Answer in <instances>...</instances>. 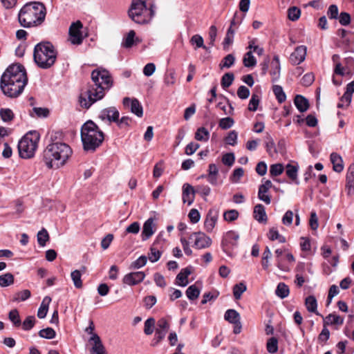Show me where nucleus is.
Returning a JSON list of instances; mask_svg holds the SVG:
<instances>
[{"mask_svg":"<svg viewBox=\"0 0 354 354\" xmlns=\"http://www.w3.org/2000/svg\"><path fill=\"white\" fill-rule=\"evenodd\" d=\"M91 80L93 84H88L86 91L80 96V105L85 109H88L93 103L102 99L105 91L109 90L113 84L109 71L102 68L93 71Z\"/></svg>","mask_w":354,"mask_h":354,"instance_id":"1","label":"nucleus"},{"mask_svg":"<svg viewBox=\"0 0 354 354\" xmlns=\"http://www.w3.org/2000/svg\"><path fill=\"white\" fill-rule=\"evenodd\" d=\"M28 77L24 66L19 64L9 66L1 77L0 88L10 98H17L24 90Z\"/></svg>","mask_w":354,"mask_h":354,"instance_id":"2","label":"nucleus"},{"mask_svg":"<svg viewBox=\"0 0 354 354\" xmlns=\"http://www.w3.org/2000/svg\"><path fill=\"white\" fill-rule=\"evenodd\" d=\"M51 140L43 151V161L48 169H58L66 163L73 151L68 145L55 142L53 136Z\"/></svg>","mask_w":354,"mask_h":354,"instance_id":"3","label":"nucleus"},{"mask_svg":"<svg viewBox=\"0 0 354 354\" xmlns=\"http://www.w3.org/2000/svg\"><path fill=\"white\" fill-rule=\"evenodd\" d=\"M46 15V9L42 3L29 2L21 8L18 15L19 22L24 28L37 26L43 23Z\"/></svg>","mask_w":354,"mask_h":354,"instance_id":"4","label":"nucleus"},{"mask_svg":"<svg viewBox=\"0 0 354 354\" xmlns=\"http://www.w3.org/2000/svg\"><path fill=\"white\" fill-rule=\"evenodd\" d=\"M104 139V133L92 120L86 121L81 128V140L83 148L86 151H94Z\"/></svg>","mask_w":354,"mask_h":354,"instance_id":"5","label":"nucleus"},{"mask_svg":"<svg viewBox=\"0 0 354 354\" xmlns=\"http://www.w3.org/2000/svg\"><path fill=\"white\" fill-rule=\"evenodd\" d=\"M57 53L55 46L49 41L37 44L34 48L33 57L37 65L47 69L54 65Z\"/></svg>","mask_w":354,"mask_h":354,"instance_id":"6","label":"nucleus"},{"mask_svg":"<svg viewBox=\"0 0 354 354\" xmlns=\"http://www.w3.org/2000/svg\"><path fill=\"white\" fill-rule=\"evenodd\" d=\"M39 140V134L36 131L27 133L19 142L18 150L20 157L30 158L35 155Z\"/></svg>","mask_w":354,"mask_h":354,"instance_id":"7","label":"nucleus"},{"mask_svg":"<svg viewBox=\"0 0 354 354\" xmlns=\"http://www.w3.org/2000/svg\"><path fill=\"white\" fill-rule=\"evenodd\" d=\"M128 13L134 22L142 24L148 21L149 16L151 17L153 15V10H148L143 0H132Z\"/></svg>","mask_w":354,"mask_h":354,"instance_id":"8","label":"nucleus"},{"mask_svg":"<svg viewBox=\"0 0 354 354\" xmlns=\"http://www.w3.org/2000/svg\"><path fill=\"white\" fill-rule=\"evenodd\" d=\"M189 239L194 240V246L199 250L209 248L212 242L210 237L201 232L192 233L189 236Z\"/></svg>","mask_w":354,"mask_h":354,"instance_id":"9","label":"nucleus"},{"mask_svg":"<svg viewBox=\"0 0 354 354\" xmlns=\"http://www.w3.org/2000/svg\"><path fill=\"white\" fill-rule=\"evenodd\" d=\"M82 24L80 21L72 23L69 28V36L71 44L80 45L83 41V36L81 32Z\"/></svg>","mask_w":354,"mask_h":354,"instance_id":"10","label":"nucleus"},{"mask_svg":"<svg viewBox=\"0 0 354 354\" xmlns=\"http://www.w3.org/2000/svg\"><path fill=\"white\" fill-rule=\"evenodd\" d=\"M120 116L119 111L115 106H110L102 109L98 115L102 121H108L111 122H116Z\"/></svg>","mask_w":354,"mask_h":354,"instance_id":"11","label":"nucleus"},{"mask_svg":"<svg viewBox=\"0 0 354 354\" xmlns=\"http://www.w3.org/2000/svg\"><path fill=\"white\" fill-rule=\"evenodd\" d=\"M218 216L219 211L217 209L212 208L208 211L204 222V227L207 232H212L218 221Z\"/></svg>","mask_w":354,"mask_h":354,"instance_id":"12","label":"nucleus"},{"mask_svg":"<svg viewBox=\"0 0 354 354\" xmlns=\"http://www.w3.org/2000/svg\"><path fill=\"white\" fill-rule=\"evenodd\" d=\"M307 48L305 46H297L290 55V62L292 65H299L303 62L306 56Z\"/></svg>","mask_w":354,"mask_h":354,"instance_id":"13","label":"nucleus"},{"mask_svg":"<svg viewBox=\"0 0 354 354\" xmlns=\"http://www.w3.org/2000/svg\"><path fill=\"white\" fill-rule=\"evenodd\" d=\"M145 277L143 272H132L125 274L122 279V282L129 286H135L142 282Z\"/></svg>","mask_w":354,"mask_h":354,"instance_id":"14","label":"nucleus"},{"mask_svg":"<svg viewBox=\"0 0 354 354\" xmlns=\"http://www.w3.org/2000/svg\"><path fill=\"white\" fill-rule=\"evenodd\" d=\"M124 106H131L130 109L131 113H134L138 117L140 118L143 115V109L140 102L136 99H130L129 97H124L123 99Z\"/></svg>","mask_w":354,"mask_h":354,"instance_id":"15","label":"nucleus"},{"mask_svg":"<svg viewBox=\"0 0 354 354\" xmlns=\"http://www.w3.org/2000/svg\"><path fill=\"white\" fill-rule=\"evenodd\" d=\"M89 341L93 342V345L90 350L91 354H106L105 347L102 344L98 335L93 334Z\"/></svg>","mask_w":354,"mask_h":354,"instance_id":"16","label":"nucleus"},{"mask_svg":"<svg viewBox=\"0 0 354 354\" xmlns=\"http://www.w3.org/2000/svg\"><path fill=\"white\" fill-rule=\"evenodd\" d=\"M196 189L189 184L185 183L183 186V201L189 205L192 204L194 200Z\"/></svg>","mask_w":354,"mask_h":354,"instance_id":"17","label":"nucleus"},{"mask_svg":"<svg viewBox=\"0 0 354 354\" xmlns=\"http://www.w3.org/2000/svg\"><path fill=\"white\" fill-rule=\"evenodd\" d=\"M281 66L279 57L278 55H274L271 62V70L270 74L272 77V82H277L280 77Z\"/></svg>","mask_w":354,"mask_h":354,"instance_id":"18","label":"nucleus"},{"mask_svg":"<svg viewBox=\"0 0 354 354\" xmlns=\"http://www.w3.org/2000/svg\"><path fill=\"white\" fill-rule=\"evenodd\" d=\"M154 222L152 218H148L143 225L142 239L143 241L148 239L154 234Z\"/></svg>","mask_w":354,"mask_h":354,"instance_id":"19","label":"nucleus"},{"mask_svg":"<svg viewBox=\"0 0 354 354\" xmlns=\"http://www.w3.org/2000/svg\"><path fill=\"white\" fill-rule=\"evenodd\" d=\"M344 317L334 313H330L326 317H324V325L326 326L328 325H336L339 326L344 324Z\"/></svg>","mask_w":354,"mask_h":354,"instance_id":"20","label":"nucleus"},{"mask_svg":"<svg viewBox=\"0 0 354 354\" xmlns=\"http://www.w3.org/2000/svg\"><path fill=\"white\" fill-rule=\"evenodd\" d=\"M192 273L191 269L189 268H185L180 270V272L176 276V283L178 286L185 287L186 286L188 281V276Z\"/></svg>","mask_w":354,"mask_h":354,"instance_id":"21","label":"nucleus"},{"mask_svg":"<svg viewBox=\"0 0 354 354\" xmlns=\"http://www.w3.org/2000/svg\"><path fill=\"white\" fill-rule=\"evenodd\" d=\"M330 160L333 167V169L336 172H341L344 169L343 160L342 157L337 153H332L330 156Z\"/></svg>","mask_w":354,"mask_h":354,"instance_id":"22","label":"nucleus"},{"mask_svg":"<svg viewBox=\"0 0 354 354\" xmlns=\"http://www.w3.org/2000/svg\"><path fill=\"white\" fill-rule=\"evenodd\" d=\"M294 103L297 109L301 113L306 111L309 107L308 100L301 95L295 96Z\"/></svg>","mask_w":354,"mask_h":354,"instance_id":"23","label":"nucleus"},{"mask_svg":"<svg viewBox=\"0 0 354 354\" xmlns=\"http://www.w3.org/2000/svg\"><path fill=\"white\" fill-rule=\"evenodd\" d=\"M299 167L297 165H293L288 164L286 167V174L287 176L296 185L299 184V181L297 178Z\"/></svg>","mask_w":354,"mask_h":354,"instance_id":"24","label":"nucleus"},{"mask_svg":"<svg viewBox=\"0 0 354 354\" xmlns=\"http://www.w3.org/2000/svg\"><path fill=\"white\" fill-rule=\"evenodd\" d=\"M286 249H282V248H279V249H277L275 251H274V254H275V256H276V266L277 267L282 270V271H284V272H288L290 270V268L288 266H286V264H284L283 263V260H282V258L281 257L282 254H283L285 252H286Z\"/></svg>","mask_w":354,"mask_h":354,"instance_id":"25","label":"nucleus"},{"mask_svg":"<svg viewBox=\"0 0 354 354\" xmlns=\"http://www.w3.org/2000/svg\"><path fill=\"white\" fill-rule=\"evenodd\" d=\"M218 174V169L217 166L214 163L209 164L207 179L210 184L213 185H216Z\"/></svg>","mask_w":354,"mask_h":354,"instance_id":"26","label":"nucleus"},{"mask_svg":"<svg viewBox=\"0 0 354 354\" xmlns=\"http://www.w3.org/2000/svg\"><path fill=\"white\" fill-rule=\"evenodd\" d=\"M305 306L308 311L315 313L317 315H321L317 311V301L313 295H310L306 298Z\"/></svg>","mask_w":354,"mask_h":354,"instance_id":"27","label":"nucleus"},{"mask_svg":"<svg viewBox=\"0 0 354 354\" xmlns=\"http://www.w3.org/2000/svg\"><path fill=\"white\" fill-rule=\"evenodd\" d=\"M254 217L257 221L261 223L267 221V215L263 205L258 204L254 207Z\"/></svg>","mask_w":354,"mask_h":354,"instance_id":"28","label":"nucleus"},{"mask_svg":"<svg viewBox=\"0 0 354 354\" xmlns=\"http://www.w3.org/2000/svg\"><path fill=\"white\" fill-rule=\"evenodd\" d=\"M50 301L51 298L50 297L46 296L44 298L37 311V317L39 318L43 319L46 316L48 310V306Z\"/></svg>","mask_w":354,"mask_h":354,"instance_id":"29","label":"nucleus"},{"mask_svg":"<svg viewBox=\"0 0 354 354\" xmlns=\"http://www.w3.org/2000/svg\"><path fill=\"white\" fill-rule=\"evenodd\" d=\"M224 318L231 324H236L241 319L239 313L234 309L227 310L225 313Z\"/></svg>","mask_w":354,"mask_h":354,"instance_id":"30","label":"nucleus"},{"mask_svg":"<svg viewBox=\"0 0 354 354\" xmlns=\"http://www.w3.org/2000/svg\"><path fill=\"white\" fill-rule=\"evenodd\" d=\"M234 30L230 27L223 41V50L227 51L234 41Z\"/></svg>","mask_w":354,"mask_h":354,"instance_id":"31","label":"nucleus"},{"mask_svg":"<svg viewBox=\"0 0 354 354\" xmlns=\"http://www.w3.org/2000/svg\"><path fill=\"white\" fill-rule=\"evenodd\" d=\"M272 258V253L269 247L266 246L263 254L261 259V266L263 270H268L270 267V260Z\"/></svg>","mask_w":354,"mask_h":354,"instance_id":"32","label":"nucleus"},{"mask_svg":"<svg viewBox=\"0 0 354 354\" xmlns=\"http://www.w3.org/2000/svg\"><path fill=\"white\" fill-rule=\"evenodd\" d=\"M136 32L134 30H130L129 33L127 34V37H125L122 46L124 48H129L133 46L134 43L140 42V40L138 38H136L135 39Z\"/></svg>","mask_w":354,"mask_h":354,"instance_id":"33","label":"nucleus"},{"mask_svg":"<svg viewBox=\"0 0 354 354\" xmlns=\"http://www.w3.org/2000/svg\"><path fill=\"white\" fill-rule=\"evenodd\" d=\"M243 63L248 68H252L257 65V59L253 55L252 51L250 50L244 55Z\"/></svg>","mask_w":354,"mask_h":354,"instance_id":"34","label":"nucleus"},{"mask_svg":"<svg viewBox=\"0 0 354 354\" xmlns=\"http://www.w3.org/2000/svg\"><path fill=\"white\" fill-rule=\"evenodd\" d=\"M194 138L198 141L207 142L209 138V132L206 128L200 127L196 131Z\"/></svg>","mask_w":354,"mask_h":354,"instance_id":"35","label":"nucleus"},{"mask_svg":"<svg viewBox=\"0 0 354 354\" xmlns=\"http://www.w3.org/2000/svg\"><path fill=\"white\" fill-rule=\"evenodd\" d=\"M290 290L288 286L284 283H279L275 290V294L281 299L287 297L289 295Z\"/></svg>","mask_w":354,"mask_h":354,"instance_id":"36","label":"nucleus"},{"mask_svg":"<svg viewBox=\"0 0 354 354\" xmlns=\"http://www.w3.org/2000/svg\"><path fill=\"white\" fill-rule=\"evenodd\" d=\"M272 91L279 103H283L286 100V95L284 93L283 88L279 85H274Z\"/></svg>","mask_w":354,"mask_h":354,"instance_id":"37","label":"nucleus"},{"mask_svg":"<svg viewBox=\"0 0 354 354\" xmlns=\"http://www.w3.org/2000/svg\"><path fill=\"white\" fill-rule=\"evenodd\" d=\"M14 276L12 274L8 272L4 274L0 275V286L7 287L14 283Z\"/></svg>","mask_w":354,"mask_h":354,"instance_id":"38","label":"nucleus"},{"mask_svg":"<svg viewBox=\"0 0 354 354\" xmlns=\"http://www.w3.org/2000/svg\"><path fill=\"white\" fill-rule=\"evenodd\" d=\"M234 62L235 57L232 54H228L222 59L221 64H219L220 68H229L234 65Z\"/></svg>","mask_w":354,"mask_h":354,"instance_id":"39","label":"nucleus"},{"mask_svg":"<svg viewBox=\"0 0 354 354\" xmlns=\"http://www.w3.org/2000/svg\"><path fill=\"white\" fill-rule=\"evenodd\" d=\"M247 287L246 285L241 282L234 286L233 287V295L236 299H239L241 297V295L246 291Z\"/></svg>","mask_w":354,"mask_h":354,"instance_id":"40","label":"nucleus"},{"mask_svg":"<svg viewBox=\"0 0 354 354\" xmlns=\"http://www.w3.org/2000/svg\"><path fill=\"white\" fill-rule=\"evenodd\" d=\"M49 240V234L44 228L37 233V242L41 247H44L46 242Z\"/></svg>","mask_w":354,"mask_h":354,"instance_id":"41","label":"nucleus"},{"mask_svg":"<svg viewBox=\"0 0 354 354\" xmlns=\"http://www.w3.org/2000/svg\"><path fill=\"white\" fill-rule=\"evenodd\" d=\"M155 319L153 317L148 318L145 322L144 333L147 335H150L153 333L155 327Z\"/></svg>","mask_w":354,"mask_h":354,"instance_id":"42","label":"nucleus"},{"mask_svg":"<svg viewBox=\"0 0 354 354\" xmlns=\"http://www.w3.org/2000/svg\"><path fill=\"white\" fill-rule=\"evenodd\" d=\"M200 295V290L196 286V285L190 286L186 290V295L190 300L196 299Z\"/></svg>","mask_w":354,"mask_h":354,"instance_id":"43","label":"nucleus"},{"mask_svg":"<svg viewBox=\"0 0 354 354\" xmlns=\"http://www.w3.org/2000/svg\"><path fill=\"white\" fill-rule=\"evenodd\" d=\"M71 277L73 281L75 287L77 288H81L82 287V281L81 279V271L78 270L73 271L71 274Z\"/></svg>","mask_w":354,"mask_h":354,"instance_id":"44","label":"nucleus"},{"mask_svg":"<svg viewBox=\"0 0 354 354\" xmlns=\"http://www.w3.org/2000/svg\"><path fill=\"white\" fill-rule=\"evenodd\" d=\"M234 75L232 73H227L221 78V86L223 88H228L232 84Z\"/></svg>","mask_w":354,"mask_h":354,"instance_id":"45","label":"nucleus"},{"mask_svg":"<svg viewBox=\"0 0 354 354\" xmlns=\"http://www.w3.org/2000/svg\"><path fill=\"white\" fill-rule=\"evenodd\" d=\"M0 116L3 122H8L13 120L15 115L10 109L6 108L0 109Z\"/></svg>","mask_w":354,"mask_h":354,"instance_id":"46","label":"nucleus"},{"mask_svg":"<svg viewBox=\"0 0 354 354\" xmlns=\"http://www.w3.org/2000/svg\"><path fill=\"white\" fill-rule=\"evenodd\" d=\"M268 237L271 241L278 240L279 243H285L286 238L279 234L278 230L275 227H272L268 233Z\"/></svg>","mask_w":354,"mask_h":354,"instance_id":"47","label":"nucleus"},{"mask_svg":"<svg viewBox=\"0 0 354 354\" xmlns=\"http://www.w3.org/2000/svg\"><path fill=\"white\" fill-rule=\"evenodd\" d=\"M301 15V10L297 7L293 6L288 10V17L291 21H297Z\"/></svg>","mask_w":354,"mask_h":354,"instance_id":"48","label":"nucleus"},{"mask_svg":"<svg viewBox=\"0 0 354 354\" xmlns=\"http://www.w3.org/2000/svg\"><path fill=\"white\" fill-rule=\"evenodd\" d=\"M267 350L270 353H274L278 351V340L276 337H271L267 342Z\"/></svg>","mask_w":354,"mask_h":354,"instance_id":"49","label":"nucleus"},{"mask_svg":"<svg viewBox=\"0 0 354 354\" xmlns=\"http://www.w3.org/2000/svg\"><path fill=\"white\" fill-rule=\"evenodd\" d=\"M192 45H196V48H203L207 49V47L204 45V41L203 37L200 35H194L190 39Z\"/></svg>","mask_w":354,"mask_h":354,"instance_id":"50","label":"nucleus"},{"mask_svg":"<svg viewBox=\"0 0 354 354\" xmlns=\"http://www.w3.org/2000/svg\"><path fill=\"white\" fill-rule=\"evenodd\" d=\"M283 170L284 167L282 164H273L270 166V174L272 176H278L283 173Z\"/></svg>","mask_w":354,"mask_h":354,"instance_id":"51","label":"nucleus"},{"mask_svg":"<svg viewBox=\"0 0 354 354\" xmlns=\"http://www.w3.org/2000/svg\"><path fill=\"white\" fill-rule=\"evenodd\" d=\"M39 335L41 337L50 339L55 337L56 333L53 328H46L41 330L39 332Z\"/></svg>","mask_w":354,"mask_h":354,"instance_id":"52","label":"nucleus"},{"mask_svg":"<svg viewBox=\"0 0 354 354\" xmlns=\"http://www.w3.org/2000/svg\"><path fill=\"white\" fill-rule=\"evenodd\" d=\"M239 212L236 209H230L224 212L223 217L226 221L232 222L237 219Z\"/></svg>","mask_w":354,"mask_h":354,"instance_id":"53","label":"nucleus"},{"mask_svg":"<svg viewBox=\"0 0 354 354\" xmlns=\"http://www.w3.org/2000/svg\"><path fill=\"white\" fill-rule=\"evenodd\" d=\"M234 121L232 118L227 117L220 120L219 127L222 129H227L234 125Z\"/></svg>","mask_w":354,"mask_h":354,"instance_id":"54","label":"nucleus"},{"mask_svg":"<svg viewBox=\"0 0 354 354\" xmlns=\"http://www.w3.org/2000/svg\"><path fill=\"white\" fill-rule=\"evenodd\" d=\"M169 328V324L165 318H161L158 321L156 330H160L161 332H164L165 334H167Z\"/></svg>","mask_w":354,"mask_h":354,"instance_id":"55","label":"nucleus"},{"mask_svg":"<svg viewBox=\"0 0 354 354\" xmlns=\"http://www.w3.org/2000/svg\"><path fill=\"white\" fill-rule=\"evenodd\" d=\"M237 137V132L234 130L231 131L225 139V142L229 145L234 146L236 144Z\"/></svg>","mask_w":354,"mask_h":354,"instance_id":"56","label":"nucleus"},{"mask_svg":"<svg viewBox=\"0 0 354 354\" xmlns=\"http://www.w3.org/2000/svg\"><path fill=\"white\" fill-rule=\"evenodd\" d=\"M9 319L16 326L21 325V319L19 315V313L16 309L12 310L9 313Z\"/></svg>","mask_w":354,"mask_h":354,"instance_id":"57","label":"nucleus"},{"mask_svg":"<svg viewBox=\"0 0 354 354\" xmlns=\"http://www.w3.org/2000/svg\"><path fill=\"white\" fill-rule=\"evenodd\" d=\"M259 104V98L257 95L253 94L248 104V109L251 111H257Z\"/></svg>","mask_w":354,"mask_h":354,"instance_id":"58","label":"nucleus"},{"mask_svg":"<svg viewBox=\"0 0 354 354\" xmlns=\"http://www.w3.org/2000/svg\"><path fill=\"white\" fill-rule=\"evenodd\" d=\"M166 334L164 332L156 330V333L153 339L151 342V346L153 347L156 346L165 337Z\"/></svg>","mask_w":354,"mask_h":354,"instance_id":"59","label":"nucleus"},{"mask_svg":"<svg viewBox=\"0 0 354 354\" xmlns=\"http://www.w3.org/2000/svg\"><path fill=\"white\" fill-rule=\"evenodd\" d=\"M35 318L34 316H28L24 321L22 327L25 330H30L35 325Z\"/></svg>","mask_w":354,"mask_h":354,"instance_id":"60","label":"nucleus"},{"mask_svg":"<svg viewBox=\"0 0 354 354\" xmlns=\"http://www.w3.org/2000/svg\"><path fill=\"white\" fill-rule=\"evenodd\" d=\"M330 337V331L327 328V326L324 325L322 332L318 336V341L320 343H326Z\"/></svg>","mask_w":354,"mask_h":354,"instance_id":"61","label":"nucleus"},{"mask_svg":"<svg viewBox=\"0 0 354 354\" xmlns=\"http://www.w3.org/2000/svg\"><path fill=\"white\" fill-rule=\"evenodd\" d=\"M243 174L244 171L243 168L239 167L235 169L230 177L231 181L233 183H238L240 178L243 176Z\"/></svg>","mask_w":354,"mask_h":354,"instance_id":"62","label":"nucleus"},{"mask_svg":"<svg viewBox=\"0 0 354 354\" xmlns=\"http://www.w3.org/2000/svg\"><path fill=\"white\" fill-rule=\"evenodd\" d=\"M147 261V257L145 256H141L131 263V267L133 269L140 268L146 265Z\"/></svg>","mask_w":354,"mask_h":354,"instance_id":"63","label":"nucleus"},{"mask_svg":"<svg viewBox=\"0 0 354 354\" xmlns=\"http://www.w3.org/2000/svg\"><path fill=\"white\" fill-rule=\"evenodd\" d=\"M250 90L245 86H240L237 91V95L240 99H247L250 95Z\"/></svg>","mask_w":354,"mask_h":354,"instance_id":"64","label":"nucleus"}]
</instances>
